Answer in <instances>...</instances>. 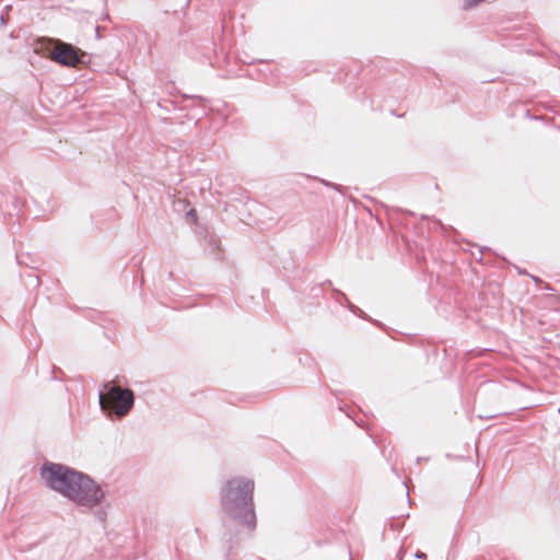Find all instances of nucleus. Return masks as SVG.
I'll return each mask as SVG.
<instances>
[{"instance_id": "f257e3e1", "label": "nucleus", "mask_w": 560, "mask_h": 560, "mask_svg": "<svg viewBox=\"0 0 560 560\" xmlns=\"http://www.w3.org/2000/svg\"><path fill=\"white\" fill-rule=\"evenodd\" d=\"M40 477L48 488L80 506L92 509L105 497L90 476L62 464L46 462L40 467Z\"/></svg>"}, {"instance_id": "f03ea898", "label": "nucleus", "mask_w": 560, "mask_h": 560, "mask_svg": "<svg viewBox=\"0 0 560 560\" xmlns=\"http://www.w3.org/2000/svg\"><path fill=\"white\" fill-rule=\"evenodd\" d=\"M255 482L247 477H233L224 482L220 490L222 512L238 526L250 534L257 527L254 502Z\"/></svg>"}, {"instance_id": "7ed1b4c3", "label": "nucleus", "mask_w": 560, "mask_h": 560, "mask_svg": "<svg viewBox=\"0 0 560 560\" xmlns=\"http://www.w3.org/2000/svg\"><path fill=\"white\" fill-rule=\"evenodd\" d=\"M101 409L109 417H126L135 405V394L130 388H120L114 382L103 385L98 394Z\"/></svg>"}, {"instance_id": "20e7f679", "label": "nucleus", "mask_w": 560, "mask_h": 560, "mask_svg": "<svg viewBox=\"0 0 560 560\" xmlns=\"http://www.w3.org/2000/svg\"><path fill=\"white\" fill-rule=\"evenodd\" d=\"M40 49L54 62L63 67H77L84 62L86 54L73 45L60 39L45 38Z\"/></svg>"}, {"instance_id": "39448f33", "label": "nucleus", "mask_w": 560, "mask_h": 560, "mask_svg": "<svg viewBox=\"0 0 560 560\" xmlns=\"http://www.w3.org/2000/svg\"><path fill=\"white\" fill-rule=\"evenodd\" d=\"M225 533L224 538L228 544V556H230L231 550L235 545L240 541V532L238 530H232L226 523H224Z\"/></svg>"}, {"instance_id": "423d86ee", "label": "nucleus", "mask_w": 560, "mask_h": 560, "mask_svg": "<svg viewBox=\"0 0 560 560\" xmlns=\"http://www.w3.org/2000/svg\"><path fill=\"white\" fill-rule=\"evenodd\" d=\"M482 0H464V9H471L480 3Z\"/></svg>"}, {"instance_id": "0eeeda50", "label": "nucleus", "mask_w": 560, "mask_h": 560, "mask_svg": "<svg viewBox=\"0 0 560 560\" xmlns=\"http://www.w3.org/2000/svg\"><path fill=\"white\" fill-rule=\"evenodd\" d=\"M106 515H107V514H106V512H105L104 510H102V509H101V510H97V511L95 512V517H96L100 522H105V520H106Z\"/></svg>"}, {"instance_id": "6e6552de", "label": "nucleus", "mask_w": 560, "mask_h": 560, "mask_svg": "<svg viewBox=\"0 0 560 560\" xmlns=\"http://www.w3.org/2000/svg\"><path fill=\"white\" fill-rule=\"evenodd\" d=\"M415 557L418 559H427V555L419 550L415 553Z\"/></svg>"}, {"instance_id": "1a4fd4ad", "label": "nucleus", "mask_w": 560, "mask_h": 560, "mask_svg": "<svg viewBox=\"0 0 560 560\" xmlns=\"http://www.w3.org/2000/svg\"><path fill=\"white\" fill-rule=\"evenodd\" d=\"M324 185L326 186H331L334 187L336 190H339L340 189V186L339 185H336V184H332V183H328L326 180H323Z\"/></svg>"}, {"instance_id": "9d476101", "label": "nucleus", "mask_w": 560, "mask_h": 560, "mask_svg": "<svg viewBox=\"0 0 560 560\" xmlns=\"http://www.w3.org/2000/svg\"><path fill=\"white\" fill-rule=\"evenodd\" d=\"M95 33H96V37H97V38H101V37H102V36H101V26H96V27H95Z\"/></svg>"}, {"instance_id": "9b49d317", "label": "nucleus", "mask_w": 560, "mask_h": 560, "mask_svg": "<svg viewBox=\"0 0 560 560\" xmlns=\"http://www.w3.org/2000/svg\"><path fill=\"white\" fill-rule=\"evenodd\" d=\"M188 215L194 217L195 215V210L191 209L190 211H188Z\"/></svg>"}, {"instance_id": "f8f14e48", "label": "nucleus", "mask_w": 560, "mask_h": 560, "mask_svg": "<svg viewBox=\"0 0 560 560\" xmlns=\"http://www.w3.org/2000/svg\"><path fill=\"white\" fill-rule=\"evenodd\" d=\"M349 307H350V310H351L352 312H354V310L357 308V307H355L354 305H352V304H350V305H349Z\"/></svg>"}, {"instance_id": "ddd939ff", "label": "nucleus", "mask_w": 560, "mask_h": 560, "mask_svg": "<svg viewBox=\"0 0 560 560\" xmlns=\"http://www.w3.org/2000/svg\"><path fill=\"white\" fill-rule=\"evenodd\" d=\"M1 23H5L3 15L1 16Z\"/></svg>"}]
</instances>
